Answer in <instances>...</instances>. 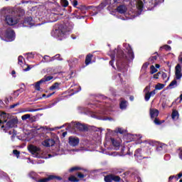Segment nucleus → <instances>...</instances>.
Masks as SVG:
<instances>
[{
  "label": "nucleus",
  "instance_id": "obj_7",
  "mask_svg": "<svg viewBox=\"0 0 182 182\" xmlns=\"http://www.w3.org/2000/svg\"><path fill=\"white\" fill-rule=\"evenodd\" d=\"M52 180H55L57 181H61L62 177L55 176V175H49L47 178H41L39 180H37V182H48Z\"/></svg>",
  "mask_w": 182,
  "mask_h": 182
},
{
  "label": "nucleus",
  "instance_id": "obj_40",
  "mask_svg": "<svg viewBox=\"0 0 182 182\" xmlns=\"http://www.w3.org/2000/svg\"><path fill=\"white\" fill-rule=\"evenodd\" d=\"M165 49V50H171V46H168V45H165L163 47H161V49Z\"/></svg>",
  "mask_w": 182,
  "mask_h": 182
},
{
  "label": "nucleus",
  "instance_id": "obj_54",
  "mask_svg": "<svg viewBox=\"0 0 182 182\" xmlns=\"http://www.w3.org/2000/svg\"><path fill=\"white\" fill-rule=\"evenodd\" d=\"M24 89L23 88H20V89H18V90H17L16 91L20 94V93H22V92H24Z\"/></svg>",
  "mask_w": 182,
  "mask_h": 182
},
{
  "label": "nucleus",
  "instance_id": "obj_31",
  "mask_svg": "<svg viewBox=\"0 0 182 182\" xmlns=\"http://www.w3.org/2000/svg\"><path fill=\"white\" fill-rule=\"evenodd\" d=\"M137 8L139 11H143V8H144V4H143V1L141 0L138 1L137 3Z\"/></svg>",
  "mask_w": 182,
  "mask_h": 182
},
{
  "label": "nucleus",
  "instance_id": "obj_11",
  "mask_svg": "<svg viewBox=\"0 0 182 182\" xmlns=\"http://www.w3.org/2000/svg\"><path fill=\"white\" fill-rule=\"evenodd\" d=\"M74 127L77 129L79 132H87L89 130V128H87V126L80 124V122H77L75 124H74Z\"/></svg>",
  "mask_w": 182,
  "mask_h": 182
},
{
  "label": "nucleus",
  "instance_id": "obj_2",
  "mask_svg": "<svg viewBox=\"0 0 182 182\" xmlns=\"http://www.w3.org/2000/svg\"><path fill=\"white\" fill-rule=\"evenodd\" d=\"M15 15L13 16H6V21L10 26H14V25H16L22 18V16L25 15V10H23L21 7H18L14 9Z\"/></svg>",
  "mask_w": 182,
  "mask_h": 182
},
{
  "label": "nucleus",
  "instance_id": "obj_12",
  "mask_svg": "<svg viewBox=\"0 0 182 182\" xmlns=\"http://www.w3.org/2000/svg\"><path fill=\"white\" fill-rule=\"evenodd\" d=\"M5 36L7 39L14 41V38H15V31L13 29L7 28L5 33Z\"/></svg>",
  "mask_w": 182,
  "mask_h": 182
},
{
  "label": "nucleus",
  "instance_id": "obj_37",
  "mask_svg": "<svg viewBox=\"0 0 182 182\" xmlns=\"http://www.w3.org/2000/svg\"><path fill=\"white\" fill-rule=\"evenodd\" d=\"M61 5L64 8H66V6H69V1L68 0H61Z\"/></svg>",
  "mask_w": 182,
  "mask_h": 182
},
{
  "label": "nucleus",
  "instance_id": "obj_64",
  "mask_svg": "<svg viewBox=\"0 0 182 182\" xmlns=\"http://www.w3.org/2000/svg\"><path fill=\"white\" fill-rule=\"evenodd\" d=\"M178 60L181 63H182V56L178 57Z\"/></svg>",
  "mask_w": 182,
  "mask_h": 182
},
{
  "label": "nucleus",
  "instance_id": "obj_53",
  "mask_svg": "<svg viewBox=\"0 0 182 182\" xmlns=\"http://www.w3.org/2000/svg\"><path fill=\"white\" fill-rule=\"evenodd\" d=\"M181 177H182V172L179 173L177 175V178H176V180H178V179H180Z\"/></svg>",
  "mask_w": 182,
  "mask_h": 182
},
{
  "label": "nucleus",
  "instance_id": "obj_17",
  "mask_svg": "<svg viewBox=\"0 0 182 182\" xmlns=\"http://www.w3.org/2000/svg\"><path fill=\"white\" fill-rule=\"evenodd\" d=\"M154 95H156V90H154L151 92H147L145 94V100H146V102H149L150 100V98L151 97V96H154Z\"/></svg>",
  "mask_w": 182,
  "mask_h": 182
},
{
  "label": "nucleus",
  "instance_id": "obj_10",
  "mask_svg": "<svg viewBox=\"0 0 182 182\" xmlns=\"http://www.w3.org/2000/svg\"><path fill=\"white\" fill-rule=\"evenodd\" d=\"M28 150L32 154H38V153H39V151H41V148H39L33 144H30L28 146Z\"/></svg>",
  "mask_w": 182,
  "mask_h": 182
},
{
  "label": "nucleus",
  "instance_id": "obj_42",
  "mask_svg": "<svg viewBox=\"0 0 182 182\" xmlns=\"http://www.w3.org/2000/svg\"><path fill=\"white\" fill-rule=\"evenodd\" d=\"M97 8H99V7L98 6L95 7L93 6H87V11H89V9H92V11H95L96 9H97Z\"/></svg>",
  "mask_w": 182,
  "mask_h": 182
},
{
  "label": "nucleus",
  "instance_id": "obj_49",
  "mask_svg": "<svg viewBox=\"0 0 182 182\" xmlns=\"http://www.w3.org/2000/svg\"><path fill=\"white\" fill-rule=\"evenodd\" d=\"M55 60H63V58H60V54H57V55H55Z\"/></svg>",
  "mask_w": 182,
  "mask_h": 182
},
{
  "label": "nucleus",
  "instance_id": "obj_9",
  "mask_svg": "<svg viewBox=\"0 0 182 182\" xmlns=\"http://www.w3.org/2000/svg\"><path fill=\"white\" fill-rule=\"evenodd\" d=\"M175 76L176 80H180L182 77L181 65L180 64H177L175 67Z\"/></svg>",
  "mask_w": 182,
  "mask_h": 182
},
{
  "label": "nucleus",
  "instance_id": "obj_56",
  "mask_svg": "<svg viewBox=\"0 0 182 182\" xmlns=\"http://www.w3.org/2000/svg\"><path fill=\"white\" fill-rule=\"evenodd\" d=\"M31 69L30 65H28L26 68L24 69V72H28V70Z\"/></svg>",
  "mask_w": 182,
  "mask_h": 182
},
{
  "label": "nucleus",
  "instance_id": "obj_35",
  "mask_svg": "<svg viewBox=\"0 0 182 182\" xmlns=\"http://www.w3.org/2000/svg\"><path fill=\"white\" fill-rule=\"evenodd\" d=\"M150 69H151V71H150L151 75H154V73H157V68H156L154 65H151Z\"/></svg>",
  "mask_w": 182,
  "mask_h": 182
},
{
  "label": "nucleus",
  "instance_id": "obj_61",
  "mask_svg": "<svg viewBox=\"0 0 182 182\" xmlns=\"http://www.w3.org/2000/svg\"><path fill=\"white\" fill-rule=\"evenodd\" d=\"M173 178H177V177H176V176H170L169 177V181H171L172 180H173Z\"/></svg>",
  "mask_w": 182,
  "mask_h": 182
},
{
  "label": "nucleus",
  "instance_id": "obj_38",
  "mask_svg": "<svg viewBox=\"0 0 182 182\" xmlns=\"http://www.w3.org/2000/svg\"><path fill=\"white\" fill-rule=\"evenodd\" d=\"M18 65H22V64L23 63V57L22 55H19L18 58Z\"/></svg>",
  "mask_w": 182,
  "mask_h": 182
},
{
  "label": "nucleus",
  "instance_id": "obj_22",
  "mask_svg": "<svg viewBox=\"0 0 182 182\" xmlns=\"http://www.w3.org/2000/svg\"><path fill=\"white\" fill-rule=\"evenodd\" d=\"M179 116L180 114H178V111H177L176 109H173L171 114V118L173 119V120H175V119H178Z\"/></svg>",
  "mask_w": 182,
  "mask_h": 182
},
{
  "label": "nucleus",
  "instance_id": "obj_44",
  "mask_svg": "<svg viewBox=\"0 0 182 182\" xmlns=\"http://www.w3.org/2000/svg\"><path fill=\"white\" fill-rule=\"evenodd\" d=\"M30 177H31V178H33V180H36V178L35 177V176H36V173L35 172H31L29 173Z\"/></svg>",
  "mask_w": 182,
  "mask_h": 182
},
{
  "label": "nucleus",
  "instance_id": "obj_48",
  "mask_svg": "<svg viewBox=\"0 0 182 182\" xmlns=\"http://www.w3.org/2000/svg\"><path fill=\"white\" fill-rule=\"evenodd\" d=\"M149 65H150V63L149 62L144 63L142 65V69H146V68H149Z\"/></svg>",
  "mask_w": 182,
  "mask_h": 182
},
{
  "label": "nucleus",
  "instance_id": "obj_57",
  "mask_svg": "<svg viewBox=\"0 0 182 182\" xmlns=\"http://www.w3.org/2000/svg\"><path fill=\"white\" fill-rule=\"evenodd\" d=\"M50 62H53V60H56V58H55V55L52 58L50 57Z\"/></svg>",
  "mask_w": 182,
  "mask_h": 182
},
{
  "label": "nucleus",
  "instance_id": "obj_62",
  "mask_svg": "<svg viewBox=\"0 0 182 182\" xmlns=\"http://www.w3.org/2000/svg\"><path fill=\"white\" fill-rule=\"evenodd\" d=\"M179 158L181 159V160H182V149L179 152Z\"/></svg>",
  "mask_w": 182,
  "mask_h": 182
},
{
  "label": "nucleus",
  "instance_id": "obj_14",
  "mask_svg": "<svg viewBox=\"0 0 182 182\" xmlns=\"http://www.w3.org/2000/svg\"><path fill=\"white\" fill-rule=\"evenodd\" d=\"M117 11L121 14H126L127 12V7L124 5H119L117 8Z\"/></svg>",
  "mask_w": 182,
  "mask_h": 182
},
{
  "label": "nucleus",
  "instance_id": "obj_6",
  "mask_svg": "<svg viewBox=\"0 0 182 182\" xmlns=\"http://www.w3.org/2000/svg\"><path fill=\"white\" fill-rule=\"evenodd\" d=\"M105 182H120L122 181V178L119 176H116L114 173H109L108 175L105 176L104 177Z\"/></svg>",
  "mask_w": 182,
  "mask_h": 182
},
{
  "label": "nucleus",
  "instance_id": "obj_50",
  "mask_svg": "<svg viewBox=\"0 0 182 182\" xmlns=\"http://www.w3.org/2000/svg\"><path fill=\"white\" fill-rule=\"evenodd\" d=\"M160 75H161V72H159L156 74H154V79H159V76H160Z\"/></svg>",
  "mask_w": 182,
  "mask_h": 182
},
{
  "label": "nucleus",
  "instance_id": "obj_23",
  "mask_svg": "<svg viewBox=\"0 0 182 182\" xmlns=\"http://www.w3.org/2000/svg\"><path fill=\"white\" fill-rule=\"evenodd\" d=\"M109 2H110V0H105L98 6V8H101L102 9H103V8H105V6H107V5H109Z\"/></svg>",
  "mask_w": 182,
  "mask_h": 182
},
{
  "label": "nucleus",
  "instance_id": "obj_4",
  "mask_svg": "<svg viewBox=\"0 0 182 182\" xmlns=\"http://www.w3.org/2000/svg\"><path fill=\"white\" fill-rule=\"evenodd\" d=\"M69 32H70V28L66 24H61L59 26L58 29H55V33H58V36H65Z\"/></svg>",
  "mask_w": 182,
  "mask_h": 182
},
{
  "label": "nucleus",
  "instance_id": "obj_5",
  "mask_svg": "<svg viewBox=\"0 0 182 182\" xmlns=\"http://www.w3.org/2000/svg\"><path fill=\"white\" fill-rule=\"evenodd\" d=\"M12 114L9 113H6L4 111H0V127H1L2 125L5 124L9 119H11Z\"/></svg>",
  "mask_w": 182,
  "mask_h": 182
},
{
  "label": "nucleus",
  "instance_id": "obj_52",
  "mask_svg": "<svg viewBox=\"0 0 182 182\" xmlns=\"http://www.w3.org/2000/svg\"><path fill=\"white\" fill-rule=\"evenodd\" d=\"M16 136V133H15V129L13 130V134L11 136V140H14V138Z\"/></svg>",
  "mask_w": 182,
  "mask_h": 182
},
{
  "label": "nucleus",
  "instance_id": "obj_58",
  "mask_svg": "<svg viewBox=\"0 0 182 182\" xmlns=\"http://www.w3.org/2000/svg\"><path fill=\"white\" fill-rule=\"evenodd\" d=\"M149 90H150V87L146 86V87L144 88V92H149Z\"/></svg>",
  "mask_w": 182,
  "mask_h": 182
},
{
  "label": "nucleus",
  "instance_id": "obj_30",
  "mask_svg": "<svg viewBox=\"0 0 182 182\" xmlns=\"http://www.w3.org/2000/svg\"><path fill=\"white\" fill-rule=\"evenodd\" d=\"M68 181L79 182V181H80V180H79V178H76V176H75L74 175H72L70 177H68Z\"/></svg>",
  "mask_w": 182,
  "mask_h": 182
},
{
  "label": "nucleus",
  "instance_id": "obj_19",
  "mask_svg": "<svg viewBox=\"0 0 182 182\" xmlns=\"http://www.w3.org/2000/svg\"><path fill=\"white\" fill-rule=\"evenodd\" d=\"M78 9L77 12H79V14H82L85 15V14H86V11H87V7L86 6H79L78 7H77Z\"/></svg>",
  "mask_w": 182,
  "mask_h": 182
},
{
  "label": "nucleus",
  "instance_id": "obj_33",
  "mask_svg": "<svg viewBox=\"0 0 182 182\" xmlns=\"http://www.w3.org/2000/svg\"><path fill=\"white\" fill-rule=\"evenodd\" d=\"M164 84H161V83H158L156 86H155V89L156 90H161L162 89H164Z\"/></svg>",
  "mask_w": 182,
  "mask_h": 182
},
{
  "label": "nucleus",
  "instance_id": "obj_15",
  "mask_svg": "<svg viewBox=\"0 0 182 182\" xmlns=\"http://www.w3.org/2000/svg\"><path fill=\"white\" fill-rule=\"evenodd\" d=\"M159 109H150L149 114L151 116V119H154V117H157L159 116Z\"/></svg>",
  "mask_w": 182,
  "mask_h": 182
},
{
  "label": "nucleus",
  "instance_id": "obj_36",
  "mask_svg": "<svg viewBox=\"0 0 182 182\" xmlns=\"http://www.w3.org/2000/svg\"><path fill=\"white\" fill-rule=\"evenodd\" d=\"M13 154L17 157V159H19L21 156V151H18V149L13 150Z\"/></svg>",
  "mask_w": 182,
  "mask_h": 182
},
{
  "label": "nucleus",
  "instance_id": "obj_60",
  "mask_svg": "<svg viewBox=\"0 0 182 182\" xmlns=\"http://www.w3.org/2000/svg\"><path fill=\"white\" fill-rule=\"evenodd\" d=\"M156 150H158V151L163 150V146H158L156 148Z\"/></svg>",
  "mask_w": 182,
  "mask_h": 182
},
{
  "label": "nucleus",
  "instance_id": "obj_20",
  "mask_svg": "<svg viewBox=\"0 0 182 182\" xmlns=\"http://www.w3.org/2000/svg\"><path fill=\"white\" fill-rule=\"evenodd\" d=\"M119 108L121 110H126V109H127V101H126V100H123L120 102Z\"/></svg>",
  "mask_w": 182,
  "mask_h": 182
},
{
  "label": "nucleus",
  "instance_id": "obj_3",
  "mask_svg": "<svg viewBox=\"0 0 182 182\" xmlns=\"http://www.w3.org/2000/svg\"><path fill=\"white\" fill-rule=\"evenodd\" d=\"M18 122L19 121L18 120L17 117L11 116V119H9V121L6 122V124L1 125V129L4 132V133H7L9 129H14V127H16Z\"/></svg>",
  "mask_w": 182,
  "mask_h": 182
},
{
  "label": "nucleus",
  "instance_id": "obj_24",
  "mask_svg": "<svg viewBox=\"0 0 182 182\" xmlns=\"http://www.w3.org/2000/svg\"><path fill=\"white\" fill-rule=\"evenodd\" d=\"M111 143L114 147H119L120 146V143L117 140L114 139V138H111Z\"/></svg>",
  "mask_w": 182,
  "mask_h": 182
},
{
  "label": "nucleus",
  "instance_id": "obj_39",
  "mask_svg": "<svg viewBox=\"0 0 182 182\" xmlns=\"http://www.w3.org/2000/svg\"><path fill=\"white\" fill-rule=\"evenodd\" d=\"M31 118V114H26L21 117L22 120H28V119Z\"/></svg>",
  "mask_w": 182,
  "mask_h": 182
},
{
  "label": "nucleus",
  "instance_id": "obj_43",
  "mask_svg": "<svg viewBox=\"0 0 182 182\" xmlns=\"http://www.w3.org/2000/svg\"><path fill=\"white\" fill-rule=\"evenodd\" d=\"M154 123H155V124L160 125L161 124V121H159V118H155Z\"/></svg>",
  "mask_w": 182,
  "mask_h": 182
},
{
  "label": "nucleus",
  "instance_id": "obj_32",
  "mask_svg": "<svg viewBox=\"0 0 182 182\" xmlns=\"http://www.w3.org/2000/svg\"><path fill=\"white\" fill-rule=\"evenodd\" d=\"M33 20V18H32V17L31 16L26 17L24 19V23H28V25H32Z\"/></svg>",
  "mask_w": 182,
  "mask_h": 182
},
{
  "label": "nucleus",
  "instance_id": "obj_45",
  "mask_svg": "<svg viewBox=\"0 0 182 182\" xmlns=\"http://www.w3.org/2000/svg\"><path fill=\"white\" fill-rule=\"evenodd\" d=\"M43 59H44L45 62H47V63L50 62V57L48 55H44Z\"/></svg>",
  "mask_w": 182,
  "mask_h": 182
},
{
  "label": "nucleus",
  "instance_id": "obj_55",
  "mask_svg": "<svg viewBox=\"0 0 182 182\" xmlns=\"http://www.w3.org/2000/svg\"><path fill=\"white\" fill-rule=\"evenodd\" d=\"M14 96H16V97H18V96H19V92H18V91L16 90V91H14Z\"/></svg>",
  "mask_w": 182,
  "mask_h": 182
},
{
  "label": "nucleus",
  "instance_id": "obj_59",
  "mask_svg": "<svg viewBox=\"0 0 182 182\" xmlns=\"http://www.w3.org/2000/svg\"><path fill=\"white\" fill-rule=\"evenodd\" d=\"M117 76L119 77V79H120V80L122 82V80H123V78L122 77V74L121 73H118Z\"/></svg>",
  "mask_w": 182,
  "mask_h": 182
},
{
  "label": "nucleus",
  "instance_id": "obj_8",
  "mask_svg": "<svg viewBox=\"0 0 182 182\" xmlns=\"http://www.w3.org/2000/svg\"><path fill=\"white\" fill-rule=\"evenodd\" d=\"M80 142V139H79L77 136H69L68 138V144L71 146V147H76V146H79V143Z\"/></svg>",
  "mask_w": 182,
  "mask_h": 182
},
{
  "label": "nucleus",
  "instance_id": "obj_41",
  "mask_svg": "<svg viewBox=\"0 0 182 182\" xmlns=\"http://www.w3.org/2000/svg\"><path fill=\"white\" fill-rule=\"evenodd\" d=\"M116 132L117 133H119V134H124V130L122 128H118L117 130H116Z\"/></svg>",
  "mask_w": 182,
  "mask_h": 182
},
{
  "label": "nucleus",
  "instance_id": "obj_46",
  "mask_svg": "<svg viewBox=\"0 0 182 182\" xmlns=\"http://www.w3.org/2000/svg\"><path fill=\"white\" fill-rule=\"evenodd\" d=\"M20 105H21V103H19V102L11 105H10V109H15V107H16L17 106H19Z\"/></svg>",
  "mask_w": 182,
  "mask_h": 182
},
{
  "label": "nucleus",
  "instance_id": "obj_27",
  "mask_svg": "<svg viewBox=\"0 0 182 182\" xmlns=\"http://www.w3.org/2000/svg\"><path fill=\"white\" fill-rule=\"evenodd\" d=\"M59 86H60V83L55 82L53 85H51L49 89L50 90H56V89H59Z\"/></svg>",
  "mask_w": 182,
  "mask_h": 182
},
{
  "label": "nucleus",
  "instance_id": "obj_29",
  "mask_svg": "<svg viewBox=\"0 0 182 182\" xmlns=\"http://www.w3.org/2000/svg\"><path fill=\"white\" fill-rule=\"evenodd\" d=\"M52 79H53V76H44V77H43L41 79V80L43 81V83H45L46 82H50V80H52Z\"/></svg>",
  "mask_w": 182,
  "mask_h": 182
},
{
  "label": "nucleus",
  "instance_id": "obj_26",
  "mask_svg": "<svg viewBox=\"0 0 182 182\" xmlns=\"http://www.w3.org/2000/svg\"><path fill=\"white\" fill-rule=\"evenodd\" d=\"M42 83H43L42 80H41L38 82H36V84L34 85V89L36 90H38V91L41 90V85H42Z\"/></svg>",
  "mask_w": 182,
  "mask_h": 182
},
{
  "label": "nucleus",
  "instance_id": "obj_63",
  "mask_svg": "<svg viewBox=\"0 0 182 182\" xmlns=\"http://www.w3.org/2000/svg\"><path fill=\"white\" fill-rule=\"evenodd\" d=\"M66 134H68V132H64L63 133V137H66Z\"/></svg>",
  "mask_w": 182,
  "mask_h": 182
},
{
  "label": "nucleus",
  "instance_id": "obj_47",
  "mask_svg": "<svg viewBox=\"0 0 182 182\" xmlns=\"http://www.w3.org/2000/svg\"><path fill=\"white\" fill-rule=\"evenodd\" d=\"M77 4H78L77 0H73L72 1V4L74 6V8H77Z\"/></svg>",
  "mask_w": 182,
  "mask_h": 182
},
{
  "label": "nucleus",
  "instance_id": "obj_25",
  "mask_svg": "<svg viewBox=\"0 0 182 182\" xmlns=\"http://www.w3.org/2000/svg\"><path fill=\"white\" fill-rule=\"evenodd\" d=\"M154 55H156L149 58V62H150V63H153L154 62H156V60H157V56H159V53L155 52Z\"/></svg>",
  "mask_w": 182,
  "mask_h": 182
},
{
  "label": "nucleus",
  "instance_id": "obj_34",
  "mask_svg": "<svg viewBox=\"0 0 182 182\" xmlns=\"http://www.w3.org/2000/svg\"><path fill=\"white\" fill-rule=\"evenodd\" d=\"M176 86L177 85V80L175 79L171 81V82L168 85V87H169L170 89H173L174 87L173 86Z\"/></svg>",
  "mask_w": 182,
  "mask_h": 182
},
{
  "label": "nucleus",
  "instance_id": "obj_21",
  "mask_svg": "<svg viewBox=\"0 0 182 182\" xmlns=\"http://www.w3.org/2000/svg\"><path fill=\"white\" fill-rule=\"evenodd\" d=\"M93 58V55L89 53L85 57V65L87 66L88 65H90L92 62V58Z\"/></svg>",
  "mask_w": 182,
  "mask_h": 182
},
{
  "label": "nucleus",
  "instance_id": "obj_16",
  "mask_svg": "<svg viewBox=\"0 0 182 182\" xmlns=\"http://www.w3.org/2000/svg\"><path fill=\"white\" fill-rule=\"evenodd\" d=\"M134 157H136L139 160H143L144 156L141 155V149H137L134 152Z\"/></svg>",
  "mask_w": 182,
  "mask_h": 182
},
{
  "label": "nucleus",
  "instance_id": "obj_28",
  "mask_svg": "<svg viewBox=\"0 0 182 182\" xmlns=\"http://www.w3.org/2000/svg\"><path fill=\"white\" fill-rule=\"evenodd\" d=\"M80 170H82V168L80 166H73L70 168L68 171L69 173H73V171H79Z\"/></svg>",
  "mask_w": 182,
  "mask_h": 182
},
{
  "label": "nucleus",
  "instance_id": "obj_13",
  "mask_svg": "<svg viewBox=\"0 0 182 182\" xmlns=\"http://www.w3.org/2000/svg\"><path fill=\"white\" fill-rule=\"evenodd\" d=\"M55 143L56 142L55 141V139H48L43 141V146H45L46 147H52L53 146H55Z\"/></svg>",
  "mask_w": 182,
  "mask_h": 182
},
{
  "label": "nucleus",
  "instance_id": "obj_18",
  "mask_svg": "<svg viewBox=\"0 0 182 182\" xmlns=\"http://www.w3.org/2000/svg\"><path fill=\"white\" fill-rule=\"evenodd\" d=\"M83 172H77L76 173V176L77 177H78V178H85V177H86V176H87V173H85L87 172V170L86 169H82Z\"/></svg>",
  "mask_w": 182,
  "mask_h": 182
},
{
  "label": "nucleus",
  "instance_id": "obj_51",
  "mask_svg": "<svg viewBox=\"0 0 182 182\" xmlns=\"http://www.w3.org/2000/svg\"><path fill=\"white\" fill-rule=\"evenodd\" d=\"M161 75L162 78L167 79V73L163 72Z\"/></svg>",
  "mask_w": 182,
  "mask_h": 182
},
{
  "label": "nucleus",
  "instance_id": "obj_1",
  "mask_svg": "<svg viewBox=\"0 0 182 182\" xmlns=\"http://www.w3.org/2000/svg\"><path fill=\"white\" fill-rule=\"evenodd\" d=\"M127 55L124 53V51L122 50V48L114 49L111 51L109 53V56L111 58V60L109 61V65L112 68H114V59H116V53H117V68L119 72H122L124 76L127 73V63L130 62V60H133L134 59V53L133 52V49L129 44L127 47Z\"/></svg>",
  "mask_w": 182,
  "mask_h": 182
}]
</instances>
